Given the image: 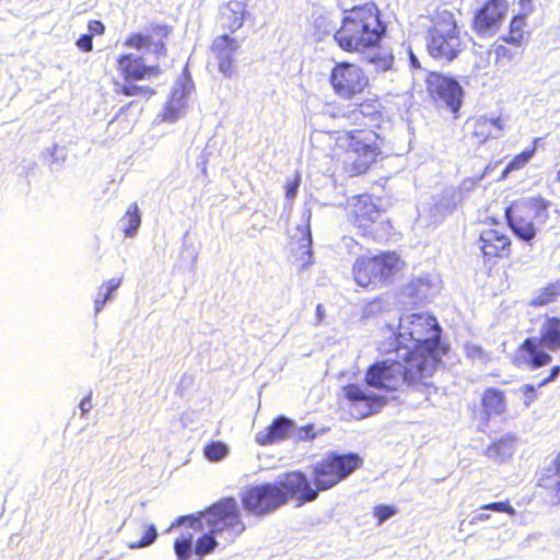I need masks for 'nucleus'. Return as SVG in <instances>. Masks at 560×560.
<instances>
[{"label":"nucleus","mask_w":560,"mask_h":560,"mask_svg":"<svg viewBox=\"0 0 560 560\" xmlns=\"http://www.w3.org/2000/svg\"><path fill=\"white\" fill-rule=\"evenodd\" d=\"M440 334L435 317L423 313L402 315L395 335L394 351L369 369L366 383L386 390L425 384L423 381L433 374L440 361Z\"/></svg>","instance_id":"obj_1"},{"label":"nucleus","mask_w":560,"mask_h":560,"mask_svg":"<svg viewBox=\"0 0 560 560\" xmlns=\"http://www.w3.org/2000/svg\"><path fill=\"white\" fill-rule=\"evenodd\" d=\"M385 31L374 3L352 7V52L377 73L392 70L394 65L392 49L381 44Z\"/></svg>","instance_id":"obj_2"},{"label":"nucleus","mask_w":560,"mask_h":560,"mask_svg":"<svg viewBox=\"0 0 560 560\" xmlns=\"http://www.w3.org/2000/svg\"><path fill=\"white\" fill-rule=\"evenodd\" d=\"M350 474V455L328 454L312 468V481L307 476L294 470L289 472L287 487L298 494V506L317 499L320 491L328 490Z\"/></svg>","instance_id":"obj_3"},{"label":"nucleus","mask_w":560,"mask_h":560,"mask_svg":"<svg viewBox=\"0 0 560 560\" xmlns=\"http://www.w3.org/2000/svg\"><path fill=\"white\" fill-rule=\"evenodd\" d=\"M185 522L195 530L206 529L217 536L225 535L226 542H233L246 529L237 501L232 497L220 499L196 516H179L172 527Z\"/></svg>","instance_id":"obj_4"},{"label":"nucleus","mask_w":560,"mask_h":560,"mask_svg":"<svg viewBox=\"0 0 560 560\" xmlns=\"http://www.w3.org/2000/svg\"><path fill=\"white\" fill-rule=\"evenodd\" d=\"M246 4L242 1L230 0L219 11L218 25L224 33L217 36L211 45L219 71L224 77H232L236 70L234 54L240 48V43L230 34L235 33L244 25Z\"/></svg>","instance_id":"obj_5"},{"label":"nucleus","mask_w":560,"mask_h":560,"mask_svg":"<svg viewBox=\"0 0 560 560\" xmlns=\"http://www.w3.org/2000/svg\"><path fill=\"white\" fill-rule=\"evenodd\" d=\"M289 472L275 482L247 487L241 495L242 505L250 514L261 516L287 503L289 499L298 502V494L287 487Z\"/></svg>","instance_id":"obj_6"},{"label":"nucleus","mask_w":560,"mask_h":560,"mask_svg":"<svg viewBox=\"0 0 560 560\" xmlns=\"http://www.w3.org/2000/svg\"><path fill=\"white\" fill-rule=\"evenodd\" d=\"M427 48L431 57L441 61H452L463 50V42L453 13L442 11L438 14L433 27L427 35Z\"/></svg>","instance_id":"obj_7"},{"label":"nucleus","mask_w":560,"mask_h":560,"mask_svg":"<svg viewBox=\"0 0 560 560\" xmlns=\"http://www.w3.org/2000/svg\"><path fill=\"white\" fill-rule=\"evenodd\" d=\"M173 27L162 21H151L144 27L132 32L124 40V46L137 51L152 54L155 58L166 57L167 42Z\"/></svg>","instance_id":"obj_8"},{"label":"nucleus","mask_w":560,"mask_h":560,"mask_svg":"<svg viewBox=\"0 0 560 560\" xmlns=\"http://www.w3.org/2000/svg\"><path fill=\"white\" fill-rule=\"evenodd\" d=\"M402 265L396 253L359 258L354 266V280L362 288L376 284L399 271Z\"/></svg>","instance_id":"obj_9"},{"label":"nucleus","mask_w":560,"mask_h":560,"mask_svg":"<svg viewBox=\"0 0 560 560\" xmlns=\"http://www.w3.org/2000/svg\"><path fill=\"white\" fill-rule=\"evenodd\" d=\"M545 347L549 350H557L560 348V319L549 318L540 328L539 340L535 338L526 339L522 346V351L526 355V360L532 368H540L551 361V357L541 350Z\"/></svg>","instance_id":"obj_10"},{"label":"nucleus","mask_w":560,"mask_h":560,"mask_svg":"<svg viewBox=\"0 0 560 560\" xmlns=\"http://www.w3.org/2000/svg\"><path fill=\"white\" fill-rule=\"evenodd\" d=\"M369 79L361 69L354 68L352 65V122L362 127H370V122L377 119L378 105L374 100L361 101L355 96L358 92H362L368 85Z\"/></svg>","instance_id":"obj_11"},{"label":"nucleus","mask_w":560,"mask_h":560,"mask_svg":"<svg viewBox=\"0 0 560 560\" xmlns=\"http://www.w3.org/2000/svg\"><path fill=\"white\" fill-rule=\"evenodd\" d=\"M377 137L372 131H352V176L365 173L378 154Z\"/></svg>","instance_id":"obj_12"},{"label":"nucleus","mask_w":560,"mask_h":560,"mask_svg":"<svg viewBox=\"0 0 560 560\" xmlns=\"http://www.w3.org/2000/svg\"><path fill=\"white\" fill-rule=\"evenodd\" d=\"M430 95L441 104H444L451 112L456 113L462 105L463 89L452 78L432 72L427 79Z\"/></svg>","instance_id":"obj_13"},{"label":"nucleus","mask_w":560,"mask_h":560,"mask_svg":"<svg viewBox=\"0 0 560 560\" xmlns=\"http://www.w3.org/2000/svg\"><path fill=\"white\" fill-rule=\"evenodd\" d=\"M116 68L127 83L151 79L160 75L162 72L158 65L147 66L143 63L142 57L131 52L118 55Z\"/></svg>","instance_id":"obj_14"},{"label":"nucleus","mask_w":560,"mask_h":560,"mask_svg":"<svg viewBox=\"0 0 560 560\" xmlns=\"http://www.w3.org/2000/svg\"><path fill=\"white\" fill-rule=\"evenodd\" d=\"M467 125L475 142L483 144L488 139H498L503 135L505 121L501 116H478Z\"/></svg>","instance_id":"obj_15"},{"label":"nucleus","mask_w":560,"mask_h":560,"mask_svg":"<svg viewBox=\"0 0 560 560\" xmlns=\"http://www.w3.org/2000/svg\"><path fill=\"white\" fill-rule=\"evenodd\" d=\"M508 11L505 0H490L477 13L475 27L478 32L494 31Z\"/></svg>","instance_id":"obj_16"},{"label":"nucleus","mask_w":560,"mask_h":560,"mask_svg":"<svg viewBox=\"0 0 560 560\" xmlns=\"http://www.w3.org/2000/svg\"><path fill=\"white\" fill-rule=\"evenodd\" d=\"M299 237H292L294 243L293 255L295 260L300 262L301 267H306L312 264V233H311V211L305 213L303 224L296 226Z\"/></svg>","instance_id":"obj_17"},{"label":"nucleus","mask_w":560,"mask_h":560,"mask_svg":"<svg viewBox=\"0 0 560 560\" xmlns=\"http://www.w3.org/2000/svg\"><path fill=\"white\" fill-rule=\"evenodd\" d=\"M505 217L510 228L521 240L529 243L535 238L537 225L524 211L516 210V202L505 210Z\"/></svg>","instance_id":"obj_18"},{"label":"nucleus","mask_w":560,"mask_h":560,"mask_svg":"<svg viewBox=\"0 0 560 560\" xmlns=\"http://www.w3.org/2000/svg\"><path fill=\"white\" fill-rule=\"evenodd\" d=\"M352 214L357 226L363 231V234H366L368 228L380 217V210L371 196L361 195L352 202Z\"/></svg>","instance_id":"obj_19"},{"label":"nucleus","mask_w":560,"mask_h":560,"mask_svg":"<svg viewBox=\"0 0 560 560\" xmlns=\"http://www.w3.org/2000/svg\"><path fill=\"white\" fill-rule=\"evenodd\" d=\"M384 405V397L380 395H368L352 385V418L363 419L377 412Z\"/></svg>","instance_id":"obj_20"},{"label":"nucleus","mask_w":560,"mask_h":560,"mask_svg":"<svg viewBox=\"0 0 560 560\" xmlns=\"http://www.w3.org/2000/svg\"><path fill=\"white\" fill-rule=\"evenodd\" d=\"M480 248L485 256L504 257L510 253V238L493 229L483 230L479 237Z\"/></svg>","instance_id":"obj_21"},{"label":"nucleus","mask_w":560,"mask_h":560,"mask_svg":"<svg viewBox=\"0 0 560 560\" xmlns=\"http://www.w3.org/2000/svg\"><path fill=\"white\" fill-rule=\"evenodd\" d=\"M293 429V422L284 417L276 418L266 429L258 432L255 441L259 445H270L285 440Z\"/></svg>","instance_id":"obj_22"},{"label":"nucleus","mask_w":560,"mask_h":560,"mask_svg":"<svg viewBox=\"0 0 560 560\" xmlns=\"http://www.w3.org/2000/svg\"><path fill=\"white\" fill-rule=\"evenodd\" d=\"M550 201L542 197L524 198L516 201V210L524 211L539 229L549 220Z\"/></svg>","instance_id":"obj_23"},{"label":"nucleus","mask_w":560,"mask_h":560,"mask_svg":"<svg viewBox=\"0 0 560 560\" xmlns=\"http://www.w3.org/2000/svg\"><path fill=\"white\" fill-rule=\"evenodd\" d=\"M482 407L485 412L491 415H502L506 409L505 398L502 390L488 388L482 395Z\"/></svg>","instance_id":"obj_24"},{"label":"nucleus","mask_w":560,"mask_h":560,"mask_svg":"<svg viewBox=\"0 0 560 560\" xmlns=\"http://www.w3.org/2000/svg\"><path fill=\"white\" fill-rule=\"evenodd\" d=\"M349 68L350 63L341 62L338 63L330 74V83L335 92L339 95H347L349 93L350 80H349Z\"/></svg>","instance_id":"obj_25"},{"label":"nucleus","mask_w":560,"mask_h":560,"mask_svg":"<svg viewBox=\"0 0 560 560\" xmlns=\"http://www.w3.org/2000/svg\"><path fill=\"white\" fill-rule=\"evenodd\" d=\"M514 451L515 440L511 436H504L488 447L487 455L493 459L504 460L512 456Z\"/></svg>","instance_id":"obj_26"},{"label":"nucleus","mask_w":560,"mask_h":560,"mask_svg":"<svg viewBox=\"0 0 560 560\" xmlns=\"http://www.w3.org/2000/svg\"><path fill=\"white\" fill-rule=\"evenodd\" d=\"M121 221L126 223L122 229L124 235L126 237H133L141 224V214L139 207L136 202L131 203L125 214L121 218Z\"/></svg>","instance_id":"obj_27"},{"label":"nucleus","mask_w":560,"mask_h":560,"mask_svg":"<svg viewBox=\"0 0 560 560\" xmlns=\"http://www.w3.org/2000/svg\"><path fill=\"white\" fill-rule=\"evenodd\" d=\"M121 282L122 278H112L100 287L97 295L94 300L95 313L102 311L107 300H109L113 292L120 287Z\"/></svg>","instance_id":"obj_28"},{"label":"nucleus","mask_w":560,"mask_h":560,"mask_svg":"<svg viewBox=\"0 0 560 560\" xmlns=\"http://www.w3.org/2000/svg\"><path fill=\"white\" fill-rule=\"evenodd\" d=\"M558 296H560V280L538 290L530 305L544 306L555 301Z\"/></svg>","instance_id":"obj_29"},{"label":"nucleus","mask_w":560,"mask_h":560,"mask_svg":"<svg viewBox=\"0 0 560 560\" xmlns=\"http://www.w3.org/2000/svg\"><path fill=\"white\" fill-rule=\"evenodd\" d=\"M115 92L124 96H142L144 98H150L155 94L154 89L147 85H137L133 82H125V84L116 88Z\"/></svg>","instance_id":"obj_30"},{"label":"nucleus","mask_w":560,"mask_h":560,"mask_svg":"<svg viewBox=\"0 0 560 560\" xmlns=\"http://www.w3.org/2000/svg\"><path fill=\"white\" fill-rule=\"evenodd\" d=\"M540 485L560 491V454L555 459L553 466L540 479Z\"/></svg>","instance_id":"obj_31"},{"label":"nucleus","mask_w":560,"mask_h":560,"mask_svg":"<svg viewBox=\"0 0 560 560\" xmlns=\"http://www.w3.org/2000/svg\"><path fill=\"white\" fill-rule=\"evenodd\" d=\"M525 15H516L510 24V32L504 40L511 44H520L524 37Z\"/></svg>","instance_id":"obj_32"},{"label":"nucleus","mask_w":560,"mask_h":560,"mask_svg":"<svg viewBox=\"0 0 560 560\" xmlns=\"http://www.w3.org/2000/svg\"><path fill=\"white\" fill-rule=\"evenodd\" d=\"M534 151L535 149L525 150L524 152L514 156L504 168L501 179L506 178L511 172L524 167L532 159Z\"/></svg>","instance_id":"obj_33"},{"label":"nucleus","mask_w":560,"mask_h":560,"mask_svg":"<svg viewBox=\"0 0 560 560\" xmlns=\"http://www.w3.org/2000/svg\"><path fill=\"white\" fill-rule=\"evenodd\" d=\"M203 454L209 460L218 462L226 456L228 447L223 442H211L203 447Z\"/></svg>","instance_id":"obj_34"},{"label":"nucleus","mask_w":560,"mask_h":560,"mask_svg":"<svg viewBox=\"0 0 560 560\" xmlns=\"http://www.w3.org/2000/svg\"><path fill=\"white\" fill-rule=\"evenodd\" d=\"M156 537H158V533H156L155 526L150 525L147 527L142 538L138 541L129 542L128 547L130 549H139V548L147 547V546L153 544L155 541Z\"/></svg>","instance_id":"obj_35"},{"label":"nucleus","mask_w":560,"mask_h":560,"mask_svg":"<svg viewBox=\"0 0 560 560\" xmlns=\"http://www.w3.org/2000/svg\"><path fill=\"white\" fill-rule=\"evenodd\" d=\"M481 510H489L492 512H504L511 516L516 514L515 509L506 502H492L480 508Z\"/></svg>","instance_id":"obj_36"},{"label":"nucleus","mask_w":560,"mask_h":560,"mask_svg":"<svg viewBox=\"0 0 560 560\" xmlns=\"http://www.w3.org/2000/svg\"><path fill=\"white\" fill-rule=\"evenodd\" d=\"M396 513L397 510L392 505H378L374 508V516L378 520V524H382Z\"/></svg>","instance_id":"obj_37"},{"label":"nucleus","mask_w":560,"mask_h":560,"mask_svg":"<svg viewBox=\"0 0 560 560\" xmlns=\"http://www.w3.org/2000/svg\"><path fill=\"white\" fill-rule=\"evenodd\" d=\"M301 184V175L298 173L293 179L289 180L285 186V198L292 201L296 195Z\"/></svg>","instance_id":"obj_38"},{"label":"nucleus","mask_w":560,"mask_h":560,"mask_svg":"<svg viewBox=\"0 0 560 560\" xmlns=\"http://www.w3.org/2000/svg\"><path fill=\"white\" fill-rule=\"evenodd\" d=\"M75 46L83 52H90L93 50V37L89 34H83L75 40Z\"/></svg>","instance_id":"obj_39"},{"label":"nucleus","mask_w":560,"mask_h":560,"mask_svg":"<svg viewBox=\"0 0 560 560\" xmlns=\"http://www.w3.org/2000/svg\"><path fill=\"white\" fill-rule=\"evenodd\" d=\"M335 39L339 47L346 51H350V35L341 27L335 34Z\"/></svg>","instance_id":"obj_40"},{"label":"nucleus","mask_w":560,"mask_h":560,"mask_svg":"<svg viewBox=\"0 0 560 560\" xmlns=\"http://www.w3.org/2000/svg\"><path fill=\"white\" fill-rule=\"evenodd\" d=\"M88 30H89V35H91L93 37V36L103 35L105 33L106 27L102 21L91 20L88 23Z\"/></svg>","instance_id":"obj_41"},{"label":"nucleus","mask_w":560,"mask_h":560,"mask_svg":"<svg viewBox=\"0 0 560 560\" xmlns=\"http://www.w3.org/2000/svg\"><path fill=\"white\" fill-rule=\"evenodd\" d=\"M381 311V303L378 301H372L366 304L362 310V317L364 319L373 316Z\"/></svg>","instance_id":"obj_42"},{"label":"nucleus","mask_w":560,"mask_h":560,"mask_svg":"<svg viewBox=\"0 0 560 560\" xmlns=\"http://www.w3.org/2000/svg\"><path fill=\"white\" fill-rule=\"evenodd\" d=\"M525 397L524 404L526 407H529L530 404L535 400V387L533 385L526 384L523 385L520 389Z\"/></svg>","instance_id":"obj_43"},{"label":"nucleus","mask_w":560,"mask_h":560,"mask_svg":"<svg viewBox=\"0 0 560 560\" xmlns=\"http://www.w3.org/2000/svg\"><path fill=\"white\" fill-rule=\"evenodd\" d=\"M188 83H189V86L188 89L186 90V86L183 85L182 90H178V89H175L172 93V101H182L186 93L189 92L192 88V83L190 82V80H188Z\"/></svg>","instance_id":"obj_44"},{"label":"nucleus","mask_w":560,"mask_h":560,"mask_svg":"<svg viewBox=\"0 0 560 560\" xmlns=\"http://www.w3.org/2000/svg\"><path fill=\"white\" fill-rule=\"evenodd\" d=\"M559 373H560V366H553L550 375L548 377H546L544 381H541L538 386L540 387V386L547 384L548 382L553 381L559 375Z\"/></svg>","instance_id":"obj_45"},{"label":"nucleus","mask_w":560,"mask_h":560,"mask_svg":"<svg viewBox=\"0 0 560 560\" xmlns=\"http://www.w3.org/2000/svg\"><path fill=\"white\" fill-rule=\"evenodd\" d=\"M490 520V514L488 513H478L476 515L472 516L471 518V524H477V523H480V522H486Z\"/></svg>","instance_id":"obj_46"},{"label":"nucleus","mask_w":560,"mask_h":560,"mask_svg":"<svg viewBox=\"0 0 560 560\" xmlns=\"http://www.w3.org/2000/svg\"><path fill=\"white\" fill-rule=\"evenodd\" d=\"M91 408V398L90 396L84 397L80 402V409L82 413H86Z\"/></svg>","instance_id":"obj_47"},{"label":"nucleus","mask_w":560,"mask_h":560,"mask_svg":"<svg viewBox=\"0 0 560 560\" xmlns=\"http://www.w3.org/2000/svg\"><path fill=\"white\" fill-rule=\"evenodd\" d=\"M467 353L470 357H476L481 353V349L478 346H467L466 347Z\"/></svg>","instance_id":"obj_48"},{"label":"nucleus","mask_w":560,"mask_h":560,"mask_svg":"<svg viewBox=\"0 0 560 560\" xmlns=\"http://www.w3.org/2000/svg\"><path fill=\"white\" fill-rule=\"evenodd\" d=\"M477 184L476 179H466L462 183L460 189L470 190Z\"/></svg>","instance_id":"obj_49"},{"label":"nucleus","mask_w":560,"mask_h":560,"mask_svg":"<svg viewBox=\"0 0 560 560\" xmlns=\"http://www.w3.org/2000/svg\"><path fill=\"white\" fill-rule=\"evenodd\" d=\"M362 465V459L352 453V472Z\"/></svg>","instance_id":"obj_50"},{"label":"nucleus","mask_w":560,"mask_h":560,"mask_svg":"<svg viewBox=\"0 0 560 560\" xmlns=\"http://www.w3.org/2000/svg\"><path fill=\"white\" fill-rule=\"evenodd\" d=\"M301 431L305 432V438L313 439L315 436L313 433V425L311 424L301 428Z\"/></svg>","instance_id":"obj_51"},{"label":"nucleus","mask_w":560,"mask_h":560,"mask_svg":"<svg viewBox=\"0 0 560 560\" xmlns=\"http://www.w3.org/2000/svg\"><path fill=\"white\" fill-rule=\"evenodd\" d=\"M316 315H317L318 322H322L324 319L325 312H324V307L322 304H318L316 306Z\"/></svg>","instance_id":"obj_52"},{"label":"nucleus","mask_w":560,"mask_h":560,"mask_svg":"<svg viewBox=\"0 0 560 560\" xmlns=\"http://www.w3.org/2000/svg\"><path fill=\"white\" fill-rule=\"evenodd\" d=\"M410 62L413 68H419L420 63L412 52H410Z\"/></svg>","instance_id":"obj_53"},{"label":"nucleus","mask_w":560,"mask_h":560,"mask_svg":"<svg viewBox=\"0 0 560 560\" xmlns=\"http://www.w3.org/2000/svg\"><path fill=\"white\" fill-rule=\"evenodd\" d=\"M171 120H174L176 118V115H173L172 113H167Z\"/></svg>","instance_id":"obj_54"},{"label":"nucleus","mask_w":560,"mask_h":560,"mask_svg":"<svg viewBox=\"0 0 560 560\" xmlns=\"http://www.w3.org/2000/svg\"><path fill=\"white\" fill-rule=\"evenodd\" d=\"M132 104H133V102H129V103L127 104V107H130Z\"/></svg>","instance_id":"obj_55"},{"label":"nucleus","mask_w":560,"mask_h":560,"mask_svg":"<svg viewBox=\"0 0 560 560\" xmlns=\"http://www.w3.org/2000/svg\"><path fill=\"white\" fill-rule=\"evenodd\" d=\"M483 176H485V174H482V175L480 176V178H477V180H476V182H480V179H481Z\"/></svg>","instance_id":"obj_56"},{"label":"nucleus","mask_w":560,"mask_h":560,"mask_svg":"<svg viewBox=\"0 0 560 560\" xmlns=\"http://www.w3.org/2000/svg\"><path fill=\"white\" fill-rule=\"evenodd\" d=\"M558 178H559V180H560V168H559V172H558Z\"/></svg>","instance_id":"obj_57"}]
</instances>
